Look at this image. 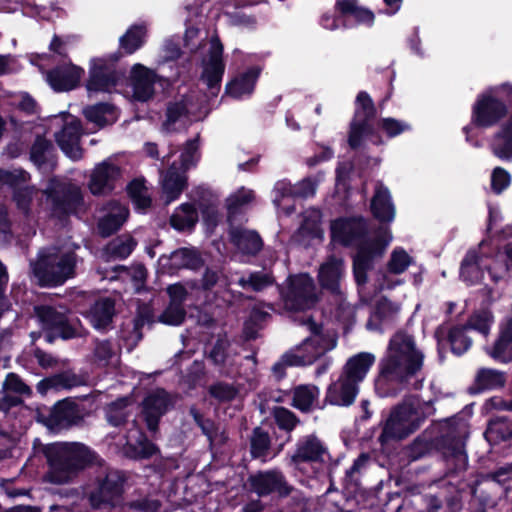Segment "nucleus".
Instances as JSON below:
<instances>
[{"instance_id":"obj_1","label":"nucleus","mask_w":512,"mask_h":512,"mask_svg":"<svg viewBox=\"0 0 512 512\" xmlns=\"http://www.w3.org/2000/svg\"><path fill=\"white\" fill-rule=\"evenodd\" d=\"M366 229L367 225L363 218H340L331 223L333 242L357 247L353 271L358 285L366 282V272L373 260L381 257L393 240L389 228H380L373 239L365 235Z\"/></svg>"},{"instance_id":"obj_2","label":"nucleus","mask_w":512,"mask_h":512,"mask_svg":"<svg viewBox=\"0 0 512 512\" xmlns=\"http://www.w3.org/2000/svg\"><path fill=\"white\" fill-rule=\"evenodd\" d=\"M423 352L417 348L414 338L398 331L389 341L386 353L379 363V376L375 387L382 397L392 395L398 385L415 376L422 368Z\"/></svg>"},{"instance_id":"obj_3","label":"nucleus","mask_w":512,"mask_h":512,"mask_svg":"<svg viewBox=\"0 0 512 512\" xmlns=\"http://www.w3.org/2000/svg\"><path fill=\"white\" fill-rule=\"evenodd\" d=\"M78 246L62 245L41 250L35 261L30 263L32 274L41 286H59L75 276Z\"/></svg>"},{"instance_id":"obj_4","label":"nucleus","mask_w":512,"mask_h":512,"mask_svg":"<svg viewBox=\"0 0 512 512\" xmlns=\"http://www.w3.org/2000/svg\"><path fill=\"white\" fill-rule=\"evenodd\" d=\"M302 325L307 327L310 336L285 353L280 361L274 364L273 371L278 376H282L286 366H304L314 363L337 345V336L334 331L324 330L322 325L311 318L304 319Z\"/></svg>"},{"instance_id":"obj_5","label":"nucleus","mask_w":512,"mask_h":512,"mask_svg":"<svg viewBox=\"0 0 512 512\" xmlns=\"http://www.w3.org/2000/svg\"><path fill=\"white\" fill-rule=\"evenodd\" d=\"M49 462L46 480L54 484L69 482L93 459L91 451L80 443H54L46 447Z\"/></svg>"},{"instance_id":"obj_6","label":"nucleus","mask_w":512,"mask_h":512,"mask_svg":"<svg viewBox=\"0 0 512 512\" xmlns=\"http://www.w3.org/2000/svg\"><path fill=\"white\" fill-rule=\"evenodd\" d=\"M512 245H508L505 250L507 262H504V255L497 253L495 256L489 255L490 248L486 242H481L476 249L468 251L462 261L460 276L463 281L473 285L480 283L484 279V271L494 283L503 280L512 262L508 257V250Z\"/></svg>"},{"instance_id":"obj_7","label":"nucleus","mask_w":512,"mask_h":512,"mask_svg":"<svg viewBox=\"0 0 512 512\" xmlns=\"http://www.w3.org/2000/svg\"><path fill=\"white\" fill-rule=\"evenodd\" d=\"M430 401H422L418 397L406 399L390 415L379 437L382 443L390 440H401L416 431L422 422L434 414Z\"/></svg>"},{"instance_id":"obj_8","label":"nucleus","mask_w":512,"mask_h":512,"mask_svg":"<svg viewBox=\"0 0 512 512\" xmlns=\"http://www.w3.org/2000/svg\"><path fill=\"white\" fill-rule=\"evenodd\" d=\"M197 139L190 140L174 159L165 173H161V197L166 204L179 198L187 186L186 171L194 167L199 160Z\"/></svg>"},{"instance_id":"obj_9","label":"nucleus","mask_w":512,"mask_h":512,"mask_svg":"<svg viewBox=\"0 0 512 512\" xmlns=\"http://www.w3.org/2000/svg\"><path fill=\"white\" fill-rule=\"evenodd\" d=\"M328 458V451L322 442L314 435H308L297 442L289 464L306 476L313 477L322 469Z\"/></svg>"},{"instance_id":"obj_10","label":"nucleus","mask_w":512,"mask_h":512,"mask_svg":"<svg viewBox=\"0 0 512 512\" xmlns=\"http://www.w3.org/2000/svg\"><path fill=\"white\" fill-rule=\"evenodd\" d=\"M49 128L54 131L55 140L67 157L72 160L82 157L79 145L81 126L76 117L68 113L54 115L49 118Z\"/></svg>"},{"instance_id":"obj_11","label":"nucleus","mask_w":512,"mask_h":512,"mask_svg":"<svg viewBox=\"0 0 512 512\" xmlns=\"http://www.w3.org/2000/svg\"><path fill=\"white\" fill-rule=\"evenodd\" d=\"M47 204L53 217H63L77 211L82 203V194L78 186L51 180L45 191Z\"/></svg>"},{"instance_id":"obj_12","label":"nucleus","mask_w":512,"mask_h":512,"mask_svg":"<svg viewBox=\"0 0 512 512\" xmlns=\"http://www.w3.org/2000/svg\"><path fill=\"white\" fill-rule=\"evenodd\" d=\"M282 296L288 310H306L317 301L315 284L307 274L291 276L286 289L282 291Z\"/></svg>"},{"instance_id":"obj_13","label":"nucleus","mask_w":512,"mask_h":512,"mask_svg":"<svg viewBox=\"0 0 512 512\" xmlns=\"http://www.w3.org/2000/svg\"><path fill=\"white\" fill-rule=\"evenodd\" d=\"M115 59L95 58L91 60L90 76L86 88L89 96L93 93H111L123 81L124 74L114 68Z\"/></svg>"},{"instance_id":"obj_14","label":"nucleus","mask_w":512,"mask_h":512,"mask_svg":"<svg viewBox=\"0 0 512 512\" xmlns=\"http://www.w3.org/2000/svg\"><path fill=\"white\" fill-rule=\"evenodd\" d=\"M374 114V106L371 98L365 92H360L356 98L355 116L351 123L349 134V145L357 148L361 145L362 139L371 132L370 118Z\"/></svg>"},{"instance_id":"obj_15","label":"nucleus","mask_w":512,"mask_h":512,"mask_svg":"<svg viewBox=\"0 0 512 512\" xmlns=\"http://www.w3.org/2000/svg\"><path fill=\"white\" fill-rule=\"evenodd\" d=\"M249 482L252 490L259 496L276 493L281 497L288 496L292 486L288 484L283 473L279 470H269L251 475Z\"/></svg>"},{"instance_id":"obj_16","label":"nucleus","mask_w":512,"mask_h":512,"mask_svg":"<svg viewBox=\"0 0 512 512\" xmlns=\"http://www.w3.org/2000/svg\"><path fill=\"white\" fill-rule=\"evenodd\" d=\"M209 45V59L204 62L202 78L209 88L210 94L216 96L224 74V64L222 62L223 47L217 37L211 38Z\"/></svg>"},{"instance_id":"obj_17","label":"nucleus","mask_w":512,"mask_h":512,"mask_svg":"<svg viewBox=\"0 0 512 512\" xmlns=\"http://www.w3.org/2000/svg\"><path fill=\"white\" fill-rule=\"evenodd\" d=\"M123 475L119 471H109L100 481L98 488L91 494L90 500L94 507L103 504L115 505L123 492Z\"/></svg>"},{"instance_id":"obj_18","label":"nucleus","mask_w":512,"mask_h":512,"mask_svg":"<svg viewBox=\"0 0 512 512\" xmlns=\"http://www.w3.org/2000/svg\"><path fill=\"white\" fill-rule=\"evenodd\" d=\"M35 311L43 327L55 331L59 337L70 339L76 335L75 331L67 324L68 318L64 308L39 306L35 308Z\"/></svg>"},{"instance_id":"obj_19","label":"nucleus","mask_w":512,"mask_h":512,"mask_svg":"<svg viewBox=\"0 0 512 512\" xmlns=\"http://www.w3.org/2000/svg\"><path fill=\"white\" fill-rule=\"evenodd\" d=\"M171 404L170 396L162 389H157L147 395L143 401L142 412L149 430L157 429L159 419L167 412Z\"/></svg>"},{"instance_id":"obj_20","label":"nucleus","mask_w":512,"mask_h":512,"mask_svg":"<svg viewBox=\"0 0 512 512\" xmlns=\"http://www.w3.org/2000/svg\"><path fill=\"white\" fill-rule=\"evenodd\" d=\"M119 175V168L110 160L99 163L91 173L89 182L90 191L94 195L105 194L111 191Z\"/></svg>"},{"instance_id":"obj_21","label":"nucleus","mask_w":512,"mask_h":512,"mask_svg":"<svg viewBox=\"0 0 512 512\" xmlns=\"http://www.w3.org/2000/svg\"><path fill=\"white\" fill-rule=\"evenodd\" d=\"M345 276V266L341 258L331 256L321 264L318 279L324 289L341 294V282Z\"/></svg>"},{"instance_id":"obj_22","label":"nucleus","mask_w":512,"mask_h":512,"mask_svg":"<svg viewBox=\"0 0 512 512\" xmlns=\"http://www.w3.org/2000/svg\"><path fill=\"white\" fill-rule=\"evenodd\" d=\"M208 114V109L204 106L196 107L187 99L181 102L171 104L167 109V119L164 128L167 131L175 129L177 123L184 124V118L190 121H198Z\"/></svg>"},{"instance_id":"obj_23","label":"nucleus","mask_w":512,"mask_h":512,"mask_svg":"<svg viewBox=\"0 0 512 512\" xmlns=\"http://www.w3.org/2000/svg\"><path fill=\"white\" fill-rule=\"evenodd\" d=\"M157 75L155 72L141 64H135L131 70L133 98L138 101L149 100L153 93V85Z\"/></svg>"},{"instance_id":"obj_24","label":"nucleus","mask_w":512,"mask_h":512,"mask_svg":"<svg viewBox=\"0 0 512 512\" xmlns=\"http://www.w3.org/2000/svg\"><path fill=\"white\" fill-rule=\"evenodd\" d=\"M84 74V70L73 64H65L47 74V81L55 91H68L75 88Z\"/></svg>"},{"instance_id":"obj_25","label":"nucleus","mask_w":512,"mask_h":512,"mask_svg":"<svg viewBox=\"0 0 512 512\" xmlns=\"http://www.w3.org/2000/svg\"><path fill=\"white\" fill-rule=\"evenodd\" d=\"M30 393V388L16 374H8L0 392V410L19 405L22 397Z\"/></svg>"},{"instance_id":"obj_26","label":"nucleus","mask_w":512,"mask_h":512,"mask_svg":"<svg viewBox=\"0 0 512 512\" xmlns=\"http://www.w3.org/2000/svg\"><path fill=\"white\" fill-rule=\"evenodd\" d=\"M261 73V68L254 66L239 73L226 86V93L235 99L250 96L254 91L256 81Z\"/></svg>"},{"instance_id":"obj_27","label":"nucleus","mask_w":512,"mask_h":512,"mask_svg":"<svg viewBox=\"0 0 512 512\" xmlns=\"http://www.w3.org/2000/svg\"><path fill=\"white\" fill-rule=\"evenodd\" d=\"M357 393L358 385L341 375L328 387L326 400L332 405L349 406L353 403Z\"/></svg>"},{"instance_id":"obj_28","label":"nucleus","mask_w":512,"mask_h":512,"mask_svg":"<svg viewBox=\"0 0 512 512\" xmlns=\"http://www.w3.org/2000/svg\"><path fill=\"white\" fill-rule=\"evenodd\" d=\"M373 216L382 223H391L395 218V206L389 190L382 184H378L371 201Z\"/></svg>"},{"instance_id":"obj_29","label":"nucleus","mask_w":512,"mask_h":512,"mask_svg":"<svg viewBox=\"0 0 512 512\" xmlns=\"http://www.w3.org/2000/svg\"><path fill=\"white\" fill-rule=\"evenodd\" d=\"M375 362V356L369 352H361L351 357L343 370L342 376L356 385L364 380L371 366Z\"/></svg>"},{"instance_id":"obj_30","label":"nucleus","mask_w":512,"mask_h":512,"mask_svg":"<svg viewBox=\"0 0 512 512\" xmlns=\"http://www.w3.org/2000/svg\"><path fill=\"white\" fill-rule=\"evenodd\" d=\"M30 160L42 172L51 171L55 166V149L46 139L38 136L30 150Z\"/></svg>"},{"instance_id":"obj_31","label":"nucleus","mask_w":512,"mask_h":512,"mask_svg":"<svg viewBox=\"0 0 512 512\" xmlns=\"http://www.w3.org/2000/svg\"><path fill=\"white\" fill-rule=\"evenodd\" d=\"M129 211L125 205L118 202H111L108 211L98 223V228L103 236H109L117 231L128 217Z\"/></svg>"},{"instance_id":"obj_32","label":"nucleus","mask_w":512,"mask_h":512,"mask_svg":"<svg viewBox=\"0 0 512 512\" xmlns=\"http://www.w3.org/2000/svg\"><path fill=\"white\" fill-rule=\"evenodd\" d=\"M157 451L156 446L144 434L133 427L126 436V453L133 458H148Z\"/></svg>"},{"instance_id":"obj_33","label":"nucleus","mask_w":512,"mask_h":512,"mask_svg":"<svg viewBox=\"0 0 512 512\" xmlns=\"http://www.w3.org/2000/svg\"><path fill=\"white\" fill-rule=\"evenodd\" d=\"M230 238L232 243L244 254H255L262 247L260 236L251 230L243 227H233L230 230Z\"/></svg>"},{"instance_id":"obj_34","label":"nucleus","mask_w":512,"mask_h":512,"mask_svg":"<svg viewBox=\"0 0 512 512\" xmlns=\"http://www.w3.org/2000/svg\"><path fill=\"white\" fill-rule=\"evenodd\" d=\"M83 114L87 121L94 124L98 129L113 124L118 118L116 109L107 103L88 106L83 110Z\"/></svg>"},{"instance_id":"obj_35","label":"nucleus","mask_w":512,"mask_h":512,"mask_svg":"<svg viewBox=\"0 0 512 512\" xmlns=\"http://www.w3.org/2000/svg\"><path fill=\"white\" fill-rule=\"evenodd\" d=\"M114 316V302L109 298L100 299L90 309L88 318L96 329L106 328Z\"/></svg>"},{"instance_id":"obj_36","label":"nucleus","mask_w":512,"mask_h":512,"mask_svg":"<svg viewBox=\"0 0 512 512\" xmlns=\"http://www.w3.org/2000/svg\"><path fill=\"white\" fill-rule=\"evenodd\" d=\"M197 221L198 212L191 203L181 204L170 217L171 226L178 231L190 230Z\"/></svg>"},{"instance_id":"obj_37","label":"nucleus","mask_w":512,"mask_h":512,"mask_svg":"<svg viewBox=\"0 0 512 512\" xmlns=\"http://www.w3.org/2000/svg\"><path fill=\"white\" fill-rule=\"evenodd\" d=\"M319 398V389L312 384L299 385L294 388L292 405L301 411L313 409Z\"/></svg>"},{"instance_id":"obj_38","label":"nucleus","mask_w":512,"mask_h":512,"mask_svg":"<svg viewBox=\"0 0 512 512\" xmlns=\"http://www.w3.org/2000/svg\"><path fill=\"white\" fill-rule=\"evenodd\" d=\"M400 307L387 299L379 301L377 307L367 322L369 330H380L382 326L388 322L395 314L398 313Z\"/></svg>"},{"instance_id":"obj_39","label":"nucleus","mask_w":512,"mask_h":512,"mask_svg":"<svg viewBox=\"0 0 512 512\" xmlns=\"http://www.w3.org/2000/svg\"><path fill=\"white\" fill-rule=\"evenodd\" d=\"M336 6L342 14L351 17L358 23L372 25L374 22L373 12L359 6L355 0H338Z\"/></svg>"},{"instance_id":"obj_40","label":"nucleus","mask_w":512,"mask_h":512,"mask_svg":"<svg viewBox=\"0 0 512 512\" xmlns=\"http://www.w3.org/2000/svg\"><path fill=\"white\" fill-rule=\"evenodd\" d=\"M146 30V25L143 23L131 26L120 38V48L127 54L134 53L144 44Z\"/></svg>"},{"instance_id":"obj_41","label":"nucleus","mask_w":512,"mask_h":512,"mask_svg":"<svg viewBox=\"0 0 512 512\" xmlns=\"http://www.w3.org/2000/svg\"><path fill=\"white\" fill-rule=\"evenodd\" d=\"M171 263L174 268L199 269L204 261L195 249L182 248L171 255Z\"/></svg>"},{"instance_id":"obj_42","label":"nucleus","mask_w":512,"mask_h":512,"mask_svg":"<svg viewBox=\"0 0 512 512\" xmlns=\"http://www.w3.org/2000/svg\"><path fill=\"white\" fill-rule=\"evenodd\" d=\"M273 193V203L278 209L283 210L286 214L294 211V208L289 206L290 201L296 198L294 185L285 180L278 181L274 186Z\"/></svg>"},{"instance_id":"obj_43","label":"nucleus","mask_w":512,"mask_h":512,"mask_svg":"<svg viewBox=\"0 0 512 512\" xmlns=\"http://www.w3.org/2000/svg\"><path fill=\"white\" fill-rule=\"evenodd\" d=\"M136 243L130 236H122L112 240L104 250V256L109 259H124L133 251Z\"/></svg>"},{"instance_id":"obj_44","label":"nucleus","mask_w":512,"mask_h":512,"mask_svg":"<svg viewBox=\"0 0 512 512\" xmlns=\"http://www.w3.org/2000/svg\"><path fill=\"white\" fill-rule=\"evenodd\" d=\"M224 8L226 9L225 14L229 19L231 25L240 27V28H253L256 24V20L254 17L245 14L242 11H234L229 12L228 8L230 7H239L244 5L243 0H221Z\"/></svg>"},{"instance_id":"obj_45","label":"nucleus","mask_w":512,"mask_h":512,"mask_svg":"<svg viewBox=\"0 0 512 512\" xmlns=\"http://www.w3.org/2000/svg\"><path fill=\"white\" fill-rule=\"evenodd\" d=\"M415 263L414 258L402 247H395L387 263L388 272L400 275Z\"/></svg>"},{"instance_id":"obj_46","label":"nucleus","mask_w":512,"mask_h":512,"mask_svg":"<svg viewBox=\"0 0 512 512\" xmlns=\"http://www.w3.org/2000/svg\"><path fill=\"white\" fill-rule=\"evenodd\" d=\"M130 406H132V400L129 397L112 402L106 409L108 422L114 426L123 423L130 413Z\"/></svg>"},{"instance_id":"obj_47","label":"nucleus","mask_w":512,"mask_h":512,"mask_svg":"<svg viewBox=\"0 0 512 512\" xmlns=\"http://www.w3.org/2000/svg\"><path fill=\"white\" fill-rule=\"evenodd\" d=\"M254 199L252 190L241 187L236 192L232 193L226 200L229 219L235 215L242 208L249 205Z\"/></svg>"},{"instance_id":"obj_48","label":"nucleus","mask_w":512,"mask_h":512,"mask_svg":"<svg viewBox=\"0 0 512 512\" xmlns=\"http://www.w3.org/2000/svg\"><path fill=\"white\" fill-rule=\"evenodd\" d=\"M77 418L76 409L73 404L67 401L58 402L51 413V420L59 426H68Z\"/></svg>"},{"instance_id":"obj_49","label":"nucleus","mask_w":512,"mask_h":512,"mask_svg":"<svg viewBox=\"0 0 512 512\" xmlns=\"http://www.w3.org/2000/svg\"><path fill=\"white\" fill-rule=\"evenodd\" d=\"M127 190L136 209L144 211L150 206L151 199L148 196V192L143 180L136 179L132 181L128 185Z\"/></svg>"},{"instance_id":"obj_50","label":"nucleus","mask_w":512,"mask_h":512,"mask_svg":"<svg viewBox=\"0 0 512 512\" xmlns=\"http://www.w3.org/2000/svg\"><path fill=\"white\" fill-rule=\"evenodd\" d=\"M321 213L317 209L307 210L304 214L303 223L299 229L302 235H307L311 238H321L322 230L320 228Z\"/></svg>"},{"instance_id":"obj_51","label":"nucleus","mask_w":512,"mask_h":512,"mask_svg":"<svg viewBox=\"0 0 512 512\" xmlns=\"http://www.w3.org/2000/svg\"><path fill=\"white\" fill-rule=\"evenodd\" d=\"M273 278L272 276L267 272H254L251 273L248 277H241L238 280V284L244 288H251L254 291H261L264 288L272 285Z\"/></svg>"},{"instance_id":"obj_52","label":"nucleus","mask_w":512,"mask_h":512,"mask_svg":"<svg viewBox=\"0 0 512 512\" xmlns=\"http://www.w3.org/2000/svg\"><path fill=\"white\" fill-rule=\"evenodd\" d=\"M480 389H495L501 387L505 383L503 373L493 369H481L476 378Z\"/></svg>"},{"instance_id":"obj_53","label":"nucleus","mask_w":512,"mask_h":512,"mask_svg":"<svg viewBox=\"0 0 512 512\" xmlns=\"http://www.w3.org/2000/svg\"><path fill=\"white\" fill-rule=\"evenodd\" d=\"M466 327H455L449 332L451 350L456 355L466 352L471 346V339L466 335Z\"/></svg>"},{"instance_id":"obj_54","label":"nucleus","mask_w":512,"mask_h":512,"mask_svg":"<svg viewBox=\"0 0 512 512\" xmlns=\"http://www.w3.org/2000/svg\"><path fill=\"white\" fill-rule=\"evenodd\" d=\"M493 322V316L489 311H481L473 314L465 327L467 329L476 330L486 336Z\"/></svg>"},{"instance_id":"obj_55","label":"nucleus","mask_w":512,"mask_h":512,"mask_svg":"<svg viewBox=\"0 0 512 512\" xmlns=\"http://www.w3.org/2000/svg\"><path fill=\"white\" fill-rule=\"evenodd\" d=\"M270 446L268 433L256 428L251 438V454L254 458L264 457Z\"/></svg>"},{"instance_id":"obj_56","label":"nucleus","mask_w":512,"mask_h":512,"mask_svg":"<svg viewBox=\"0 0 512 512\" xmlns=\"http://www.w3.org/2000/svg\"><path fill=\"white\" fill-rule=\"evenodd\" d=\"M238 388L233 384L218 382L210 386L209 393L219 402H229L238 395Z\"/></svg>"},{"instance_id":"obj_57","label":"nucleus","mask_w":512,"mask_h":512,"mask_svg":"<svg viewBox=\"0 0 512 512\" xmlns=\"http://www.w3.org/2000/svg\"><path fill=\"white\" fill-rule=\"evenodd\" d=\"M95 361L100 366L113 364L117 361L114 348L109 341L97 342L94 349Z\"/></svg>"},{"instance_id":"obj_58","label":"nucleus","mask_w":512,"mask_h":512,"mask_svg":"<svg viewBox=\"0 0 512 512\" xmlns=\"http://www.w3.org/2000/svg\"><path fill=\"white\" fill-rule=\"evenodd\" d=\"M448 461L455 463L458 470H464L468 463V458L464 450V442L460 439L455 441L445 452Z\"/></svg>"},{"instance_id":"obj_59","label":"nucleus","mask_w":512,"mask_h":512,"mask_svg":"<svg viewBox=\"0 0 512 512\" xmlns=\"http://www.w3.org/2000/svg\"><path fill=\"white\" fill-rule=\"evenodd\" d=\"M185 318V310L182 306L169 303L165 311L160 315L159 321L167 325H180Z\"/></svg>"},{"instance_id":"obj_60","label":"nucleus","mask_w":512,"mask_h":512,"mask_svg":"<svg viewBox=\"0 0 512 512\" xmlns=\"http://www.w3.org/2000/svg\"><path fill=\"white\" fill-rule=\"evenodd\" d=\"M320 176L307 177L294 185L296 198H309L315 195Z\"/></svg>"},{"instance_id":"obj_61","label":"nucleus","mask_w":512,"mask_h":512,"mask_svg":"<svg viewBox=\"0 0 512 512\" xmlns=\"http://www.w3.org/2000/svg\"><path fill=\"white\" fill-rule=\"evenodd\" d=\"M218 285L220 288H226L230 285L227 277L223 276L220 271L215 269H207L203 275L202 287L204 289H211Z\"/></svg>"},{"instance_id":"obj_62","label":"nucleus","mask_w":512,"mask_h":512,"mask_svg":"<svg viewBox=\"0 0 512 512\" xmlns=\"http://www.w3.org/2000/svg\"><path fill=\"white\" fill-rule=\"evenodd\" d=\"M511 182L510 174L503 168L497 167L493 170L491 175V188L499 194L505 190Z\"/></svg>"},{"instance_id":"obj_63","label":"nucleus","mask_w":512,"mask_h":512,"mask_svg":"<svg viewBox=\"0 0 512 512\" xmlns=\"http://www.w3.org/2000/svg\"><path fill=\"white\" fill-rule=\"evenodd\" d=\"M274 417L278 426L287 431H291L297 423L295 415L286 408H276Z\"/></svg>"},{"instance_id":"obj_64","label":"nucleus","mask_w":512,"mask_h":512,"mask_svg":"<svg viewBox=\"0 0 512 512\" xmlns=\"http://www.w3.org/2000/svg\"><path fill=\"white\" fill-rule=\"evenodd\" d=\"M28 179L29 174L22 169H15L13 171L0 169V182L17 185L18 183H25Z\"/></svg>"}]
</instances>
